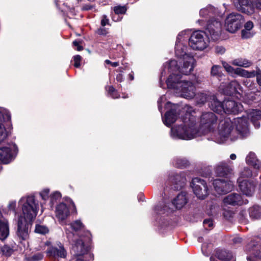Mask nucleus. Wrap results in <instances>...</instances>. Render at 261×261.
<instances>
[{"label": "nucleus", "instance_id": "2eb2a0df", "mask_svg": "<svg viewBox=\"0 0 261 261\" xmlns=\"http://www.w3.org/2000/svg\"><path fill=\"white\" fill-rule=\"evenodd\" d=\"M220 88L222 92L226 95L236 97H238V95H241L238 91L241 86L236 81H232L227 84L221 85Z\"/></svg>", "mask_w": 261, "mask_h": 261}, {"label": "nucleus", "instance_id": "09e8293b", "mask_svg": "<svg viewBox=\"0 0 261 261\" xmlns=\"http://www.w3.org/2000/svg\"><path fill=\"white\" fill-rule=\"evenodd\" d=\"M81 57L80 55H76L74 56L73 60L74 62V66L78 68L80 66V62L81 60Z\"/></svg>", "mask_w": 261, "mask_h": 261}, {"label": "nucleus", "instance_id": "c03bdc74", "mask_svg": "<svg viewBox=\"0 0 261 261\" xmlns=\"http://www.w3.org/2000/svg\"><path fill=\"white\" fill-rule=\"evenodd\" d=\"M251 6V7H252V13L254 12L255 9L261 10V0L252 1Z\"/></svg>", "mask_w": 261, "mask_h": 261}, {"label": "nucleus", "instance_id": "58836bf2", "mask_svg": "<svg viewBox=\"0 0 261 261\" xmlns=\"http://www.w3.org/2000/svg\"><path fill=\"white\" fill-rule=\"evenodd\" d=\"M108 94L113 98H118L120 97V94L117 90L113 86H108L106 87Z\"/></svg>", "mask_w": 261, "mask_h": 261}, {"label": "nucleus", "instance_id": "72a5a7b5", "mask_svg": "<svg viewBox=\"0 0 261 261\" xmlns=\"http://www.w3.org/2000/svg\"><path fill=\"white\" fill-rule=\"evenodd\" d=\"M232 64L237 66L247 68L252 65V62L246 59L238 58L232 61Z\"/></svg>", "mask_w": 261, "mask_h": 261}, {"label": "nucleus", "instance_id": "4468645a", "mask_svg": "<svg viewBox=\"0 0 261 261\" xmlns=\"http://www.w3.org/2000/svg\"><path fill=\"white\" fill-rule=\"evenodd\" d=\"M69 205L67 206L64 203H60L56 209V216L60 221H63L69 215V208L75 210V206L71 200H69Z\"/></svg>", "mask_w": 261, "mask_h": 261}, {"label": "nucleus", "instance_id": "9d476101", "mask_svg": "<svg viewBox=\"0 0 261 261\" xmlns=\"http://www.w3.org/2000/svg\"><path fill=\"white\" fill-rule=\"evenodd\" d=\"M11 120L9 112L0 108V144L4 142L11 134L10 130L6 128L5 123Z\"/></svg>", "mask_w": 261, "mask_h": 261}, {"label": "nucleus", "instance_id": "5fc2aeb1", "mask_svg": "<svg viewBox=\"0 0 261 261\" xmlns=\"http://www.w3.org/2000/svg\"><path fill=\"white\" fill-rule=\"evenodd\" d=\"M245 30L250 31L253 27V23L251 21H248L244 25Z\"/></svg>", "mask_w": 261, "mask_h": 261}, {"label": "nucleus", "instance_id": "2f4dec72", "mask_svg": "<svg viewBox=\"0 0 261 261\" xmlns=\"http://www.w3.org/2000/svg\"><path fill=\"white\" fill-rule=\"evenodd\" d=\"M246 162L255 169H260L261 162L256 158L255 153L250 152L246 158Z\"/></svg>", "mask_w": 261, "mask_h": 261}, {"label": "nucleus", "instance_id": "8fccbe9b", "mask_svg": "<svg viewBox=\"0 0 261 261\" xmlns=\"http://www.w3.org/2000/svg\"><path fill=\"white\" fill-rule=\"evenodd\" d=\"M249 31L243 30L241 32V37L243 39H247L251 37V33L249 32Z\"/></svg>", "mask_w": 261, "mask_h": 261}, {"label": "nucleus", "instance_id": "a19ab883", "mask_svg": "<svg viewBox=\"0 0 261 261\" xmlns=\"http://www.w3.org/2000/svg\"><path fill=\"white\" fill-rule=\"evenodd\" d=\"M35 231L38 233L45 234L48 232L49 229L46 226L38 224L36 225Z\"/></svg>", "mask_w": 261, "mask_h": 261}, {"label": "nucleus", "instance_id": "e2e57ef3", "mask_svg": "<svg viewBox=\"0 0 261 261\" xmlns=\"http://www.w3.org/2000/svg\"><path fill=\"white\" fill-rule=\"evenodd\" d=\"M242 242V238L241 237H235L232 239V242L233 244H240Z\"/></svg>", "mask_w": 261, "mask_h": 261}, {"label": "nucleus", "instance_id": "79ce46f5", "mask_svg": "<svg viewBox=\"0 0 261 261\" xmlns=\"http://www.w3.org/2000/svg\"><path fill=\"white\" fill-rule=\"evenodd\" d=\"M3 254L6 256H10L13 252V249L8 245H4L1 248Z\"/></svg>", "mask_w": 261, "mask_h": 261}, {"label": "nucleus", "instance_id": "393cba45", "mask_svg": "<svg viewBox=\"0 0 261 261\" xmlns=\"http://www.w3.org/2000/svg\"><path fill=\"white\" fill-rule=\"evenodd\" d=\"M236 7L239 11L248 15L252 14V8L251 7V0H237Z\"/></svg>", "mask_w": 261, "mask_h": 261}, {"label": "nucleus", "instance_id": "49530a36", "mask_svg": "<svg viewBox=\"0 0 261 261\" xmlns=\"http://www.w3.org/2000/svg\"><path fill=\"white\" fill-rule=\"evenodd\" d=\"M100 24L101 27H105L106 25L109 26H111V24L110 23L109 19L108 18L107 16L106 15H103L102 16L101 20L100 22Z\"/></svg>", "mask_w": 261, "mask_h": 261}, {"label": "nucleus", "instance_id": "69168bd1", "mask_svg": "<svg viewBox=\"0 0 261 261\" xmlns=\"http://www.w3.org/2000/svg\"><path fill=\"white\" fill-rule=\"evenodd\" d=\"M240 76L248 77L249 71L242 68Z\"/></svg>", "mask_w": 261, "mask_h": 261}, {"label": "nucleus", "instance_id": "20e7f679", "mask_svg": "<svg viewBox=\"0 0 261 261\" xmlns=\"http://www.w3.org/2000/svg\"><path fill=\"white\" fill-rule=\"evenodd\" d=\"M186 177L184 173H172L170 174L165 182L164 192L169 188L174 191H179L184 188L186 184Z\"/></svg>", "mask_w": 261, "mask_h": 261}, {"label": "nucleus", "instance_id": "603ef678", "mask_svg": "<svg viewBox=\"0 0 261 261\" xmlns=\"http://www.w3.org/2000/svg\"><path fill=\"white\" fill-rule=\"evenodd\" d=\"M49 190L44 189L40 193V195L42 198L44 200H46L48 198Z\"/></svg>", "mask_w": 261, "mask_h": 261}, {"label": "nucleus", "instance_id": "5701e85b", "mask_svg": "<svg viewBox=\"0 0 261 261\" xmlns=\"http://www.w3.org/2000/svg\"><path fill=\"white\" fill-rule=\"evenodd\" d=\"M225 203L233 206L241 205L244 204V200L241 194L238 193H231L227 195L223 200Z\"/></svg>", "mask_w": 261, "mask_h": 261}, {"label": "nucleus", "instance_id": "de8ad7c7", "mask_svg": "<svg viewBox=\"0 0 261 261\" xmlns=\"http://www.w3.org/2000/svg\"><path fill=\"white\" fill-rule=\"evenodd\" d=\"M222 64L225 70L228 73L232 74V71H234V68L226 62H223Z\"/></svg>", "mask_w": 261, "mask_h": 261}, {"label": "nucleus", "instance_id": "ea45409f", "mask_svg": "<svg viewBox=\"0 0 261 261\" xmlns=\"http://www.w3.org/2000/svg\"><path fill=\"white\" fill-rule=\"evenodd\" d=\"M208 99V95L204 93H199L196 95L197 102L198 104H204Z\"/></svg>", "mask_w": 261, "mask_h": 261}, {"label": "nucleus", "instance_id": "4c0bfd02", "mask_svg": "<svg viewBox=\"0 0 261 261\" xmlns=\"http://www.w3.org/2000/svg\"><path fill=\"white\" fill-rule=\"evenodd\" d=\"M127 10V7L126 5H118L113 7V11L116 15L125 14Z\"/></svg>", "mask_w": 261, "mask_h": 261}, {"label": "nucleus", "instance_id": "4d7b16f0", "mask_svg": "<svg viewBox=\"0 0 261 261\" xmlns=\"http://www.w3.org/2000/svg\"><path fill=\"white\" fill-rule=\"evenodd\" d=\"M73 44L74 46H76V50L77 51H81L83 49V46L81 45V42L78 41H74L73 42Z\"/></svg>", "mask_w": 261, "mask_h": 261}, {"label": "nucleus", "instance_id": "c756f323", "mask_svg": "<svg viewBox=\"0 0 261 261\" xmlns=\"http://www.w3.org/2000/svg\"><path fill=\"white\" fill-rule=\"evenodd\" d=\"M208 105L211 109L217 113L219 114L222 112H224V101L222 102L215 97L209 102Z\"/></svg>", "mask_w": 261, "mask_h": 261}, {"label": "nucleus", "instance_id": "a18cd8bd", "mask_svg": "<svg viewBox=\"0 0 261 261\" xmlns=\"http://www.w3.org/2000/svg\"><path fill=\"white\" fill-rule=\"evenodd\" d=\"M121 65L122 66L119 67L117 71L119 72H123L124 71L129 70L130 69L129 63L124 62V60L122 61Z\"/></svg>", "mask_w": 261, "mask_h": 261}, {"label": "nucleus", "instance_id": "338daca9", "mask_svg": "<svg viewBox=\"0 0 261 261\" xmlns=\"http://www.w3.org/2000/svg\"><path fill=\"white\" fill-rule=\"evenodd\" d=\"M257 73H258V70L257 71H255L254 70H253L250 72L249 71L248 77H253L256 76L257 75Z\"/></svg>", "mask_w": 261, "mask_h": 261}, {"label": "nucleus", "instance_id": "774afa93", "mask_svg": "<svg viewBox=\"0 0 261 261\" xmlns=\"http://www.w3.org/2000/svg\"><path fill=\"white\" fill-rule=\"evenodd\" d=\"M257 257H254L253 255L249 254L247 257V259L248 261H256V258Z\"/></svg>", "mask_w": 261, "mask_h": 261}, {"label": "nucleus", "instance_id": "f704fd0d", "mask_svg": "<svg viewBox=\"0 0 261 261\" xmlns=\"http://www.w3.org/2000/svg\"><path fill=\"white\" fill-rule=\"evenodd\" d=\"M211 74L213 76L217 77L220 81V78L223 76L222 67L220 65H213L211 68Z\"/></svg>", "mask_w": 261, "mask_h": 261}, {"label": "nucleus", "instance_id": "7c9ffc66", "mask_svg": "<svg viewBox=\"0 0 261 261\" xmlns=\"http://www.w3.org/2000/svg\"><path fill=\"white\" fill-rule=\"evenodd\" d=\"M250 120L256 128L260 126L259 120L261 119V111L259 110H252L249 114Z\"/></svg>", "mask_w": 261, "mask_h": 261}, {"label": "nucleus", "instance_id": "cd10ccee", "mask_svg": "<svg viewBox=\"0 0 261 261\" xmlns=\"http://www.w3.org/2000/svg\"><path fill=\"white\" fill-rule=\"evenodd\" d=\"M215 256L222 261H230L233 255L232 252L225 249L217 248L215 251Z\"/></svg>", "mask_w": 261, "mask_h": 261}, {"label": "nucleus", "instance_id": "0e129e2a", "mask_svg": "<svg viewBox=\"0 0 261 261\" xmlns=\"http://www.w3.org/2000/svg\"><path fill=\"white\" fill-rule=\"evenodd\" d=\"M122 73H123V72H120L119 74H118L116 75V80H117V82H122V81H123V77Z\"/></svg>", "mask_w": 261, "mask_h": 261}, {"label": "nucleus", "instance_id": "6e6552de", "mask_svg": "<svg viewBox=\"0 0 261 261\" xmlns=\"http://www.w3.org/2000/svg\"><path fill=\"white\" fill-rule=\"evenodd\" d=\"M244 22V19L241 14L232 13L226 18L225 25L226 30L230 33H234L240 29Z\"/></svg>", "mask_w": 261, "mask_h": 261}, {"label": "nucleus", "instance_id": "473e14b6", "mask_svg": "<svg viewBox=\"0 0 261 261\" xmlns=\"http://www.w3.org/2000/svg\"><path fill=\"white\" fill-rule=\"evenodd\" d=\"M250 217L252 219L261 218V206L254 205L249 209Z\"/></svg>", "mask_w": 261, "mask_h": 261}, {"label": "nucleus", "instance_id": "f8f14e48", "mask_svg": "<svg viewBox=\"0 0 261 261\" xmlns=\"http://www.w3.org/2000/svg\"><path fill=\"white\" fill-rule=\"evenodd\" d=\"M47 256L54 259L65 258L67 256V251L64 245L59 243L54 246H50L46 250Z\"/></svg>", "mask_w": 261, "mask_h": 261}, {"label": "nucleus", "instance_id": "f3484780", "mask_svg": "<svg viewBox=\"0 0 261 261\" xmlns=\"http://www.w3.org/2000/svg\"><path fill=\"white\" fill-rule=\"evenodd\" d=\"M182 97L191 99L195 95V87L193 84L189 81H184L178 89Z\"/></svg>", "mask_w": 261, "mask_h": 261}, {"label": "nucleus", "instance_id": "e433bc0d", "mask_svg": "<svg viewBox=\"0 0 261 261\" xmlns=\"http://www.w3.org/2000/svg\"><path fill=\"white\" fill-rule=\"evenodd\" d=\"M189 164V161L184 159H177L174 163L175 167L180 169L186 168Z\"/></svg>", "mask_w": 261, "mask_h": 261}, {"label": "nucleus", "instance_id": "aec40b11", "mask_svg": "<svg viewBox=\"0 0 261 261\" xmlns=\"http://www.w3.org/2000/svg\"><path fill=\"white\" fill-rule=\"evenodd\" d=\"M239 187L243 194L251 196L255 191L256 185L252 181L244 179L239 181Z\"/></svg>", "mask_w": 261, "mask_h": 261}, {"label": "nucleus", "instance_id": "6e6d98bb", "mask_svg": "<svg viewBox=\"0 0 261 261\" xmlns=\"http://www.w3.org/2000/svg\"><path fill=\"white\" fill-rule=\"evenodd\" d=\"M61 196V195L60 192H54L51 196V202H53L54 200H56L57 199H58L60 198Z\"/></svg>", "mask_w": 261, "mask_h": 261}, {"label": "nucleus", "instance_id": "0eeeda50", "mask_svg": "<svg viewBox=\"0 0 261 261\" xmlns=\"http://www.w3.org/2000/svg\"><path fill=\"white\" fill-rule=\"evenodd\" d=\"M194 193L199 199H204L208 195V188L206 181L199 177H194L190 182Z\"/></svg>", "mask_w": 261, "mask_h": 261}, {"label": "nucleus", "instance_id": "6ab92c4d", "mask_svg": "<svg viewBox=\"0 0 261 261\" xmlns=\"http://www.w3.org/2000/svg\"><path fill=\"white\" fill-rule=\"evenodd\" d=\"M224 112L227 114H238L243 110V106L240 103L231 100L224 101Z\"/></svg>", "mask_w": 261, "mask_h": 261}, {"label": "nucleus", "instance_id": "c85d7f7f", "mask_svg": "<svg viewBox=\"0 0 261 261\" xmlns=\"http://www.w3.org/2000/svg\"><path fill=\"white\" fill-rule=\"evenodd\" d=\"M188 202V199L186 194L185 193L181 192L178 194L176 197L174 198L172 203L176 209H181Z\"/></svg>", "mask_w": 261, "mask_h": 261}, {"label": "nucleus", "instance_id": "9b49d317", "mask_svg": "<svg viewBox=\"0 0 261 261\" xmlns=\"http://www.w3.org/2000/svg\"><path fill=\"white\" fill-rule=\"evenodd\" d=\"M17 151L15 144H9L0 148V161L4 164L10 163L14 158Z\"/></svg>", "mask_w": 261, "mask_h": 261}, {"label": "nucleus", "instance_id": "680f3d73", "mask_svg": "<svg viewBox=\"0 0 261 261\" xmlns=\"http://www.w3.org/2000/svg\"><path fill=\"white\" fill-rule=\"evenodd\" d=\"M112 19L114 21H119L122 20V17H120L119 15H116L115 14H112Z\"/></svg>", "mask_w": 261, "mask_h": 261}, {"label": "nucleus", "instance_id": "052dcab7", "mask_svg": "<svg viewBox=\"0 0 261 261\" xmlns=\"http://www.w3.org/2000/svg\"><path fill=\"white\" fill-rule=\"evenodd\" d=\"M256 82L257 84L261 86V70L260 69L258 70V73L256 76Z\"/></svg>", "mask_w": 261, "mask_h": 261}, {"label": "nucleus", "instance_id": "412c9836", "mask_svg": "<svg viewBox=\"0 0 261 261\" xmlns=\"http://www.w3.org/2000/svg\"><path fill=\"white\" fill-rule=\"evenodd\" d=\"M179 115L177 110L172 108L165 113L163 121L166 126L170 127L177 120Z\"/></svg>", "mask_w": 261, "mask_h": 261}, {"label": "nucleus", "instance_id": "1a4fd4ad", "mask_svg": "<svg viewBox=\"0 0 261 261\" xmlns=\"http://www.w3.org/2000/svg\"><path fill=\"white\" fill-rule=\"evenodd\" d=\"M69 228H66V233L69 239H71L72 233L69 232V229L71 228L80 238L86 237L85 240H89L91 238L90 232L85 229L83 224L80 220H76L68 225Z\"/></svg>", "mask_w": 261, "mask_h": 261}, {"label": "nucleus", "instance_id": "dca6fc26", "mask_svg": "<svg viewBox=\"0 0 261 261\" xmlns=\"http://www.w3.org/2000/svg\"><path fill=\"white\" fill-rule=\"evenodd\" d=\"M232 168L228 163L222 162L215 168V172L218 177L229 178L232 174Z\"/></svg>", "mask_w": 261, "mask_h": 261}, {"label": "nucleus", "instance_id": "423d86ee", "mask_svg": "<svg viewBox=\"0 0 261 261\" xmlns=\"http://www.w3.org/2000/svg\"><path fill=\"white\" fill-rule=\"evenodd\" d=\"M173 135L182 140H190L196 137L197 130L193 126H187L180 124L172 129Z\"/></svg>", "mask_w": 261, "mask_h": 261}, {"label": "nucleus", "instance_id": "39448f33", "mask_svg": "<svg viewBox=\"0 0 261 261\" xmlns=\"http://www.w3.org/2000/svg\"><path fill=\"white\" fill-rule=\"evenodd\" d=\"M218 118L211 112H203L200 118V128L204 133L213 132L217 126Z\"/></svg>", "mask_w": 261, "mask_h": 261}, {"label": "nucleus", "instance_id": "bf43d9fd", "mask_svg": "<svg viewBox=\"0 0 261 261\" xmlns=\"http://www.w3.org/2000/svg\"><path fill=\"white\" fill-rule=\"evenodd\" d=\"M109 28H99V35H106L108 33Z\"/></svg>", "mask_w": 261, "mask_h": 261}, {"label": "nucleus", "instance_id": "a878e982", "mask_svg": "<svg viewBox=\"0 0 261 261\" xmlns=\"http://www.w3.org/2000/svg\"><path fill=\"white\" fill-rule=\"evenodd\" d=\"M238 134L242 137H246L249 133L248 122L244 119H239L237 120L236 127Z\"/></svg>", "mask_w": 261, "mask_h": 261}, {"label": "nucleus", "instance_id": "7ed1b4c3", "mask_svg": "<svg viewBox=\"0 0 261 261\" xmlns=\"http://www.w3.org/2000/svg\"><path fill=\"white\" fill-rule=\"evenodd\" d=\"M176 55L182 58L184 60L183 65L181 67H177V62L175 60H171L169 62V68L171 69L172 66H175L178 70V73L171 74L166 81L168 88L173 89H178L180 85L183 81H181V75H189L193 70L194 68V62L195 61L193 56L187 54L186 52L179 55H178L177 50H175Z\"/></svg>", "mask_w": 261, "mask_h": 261}, {"label": "nucleus", "instance_id": "3c124183", "mask_svg": "<svg viewBox=\"0 0 261 261\" xmlns=\"http://www.w3.org/2000/svg\"><path fill=\"white\" fill-rule=\"evenodd\" d=\"M225 48L222 46H217L215 47V51L217 54L222 55L225 53Z\"/></svg>", "mask_w": 261, "mask_h": 261}, {"label": "nucleus", "instance_id": "ddd939ff", "mask_svg": "<svg viewBox=\"0 0 261 261\" xmlns=\"http://www.w3.org/2000/svg\"><path fill=\"white\" fill-rule=\"evenodd\" d=\"M213 184L215 191L220 195L226 194L233 189L231 182L224 179H216L213 181Z\"/></svg>", "mask_w": 261, "mask_h": 261}, {"label": "nucleus", "instance_id": "bb28decb", "mask_svg": "<svg viewBox=\"0 0 261 261\" xmlns=\"http://www.w3.org/2000/svg\"><path fill=\"white\" fill-rule=\"evenodd\" d=\"M9 234V229L8 220L5 219L0 211V240L6 239Z\"/></svg>", "mask_w": 261, "mask_h": 261}, {"label": "nucleus", "instance_id": "37998d69", "mask_svg": "<svg viewBox=\"0 0 261 261\" xmlns=\"http://www.w3.org/2000/svg\"><path fill=\"white\" fill-rule=\"evenodd\" d=\"M43 254L41 252L34 254L28 258L29 261H39L42 259Z\"/></svg>", "mask_w": 261, "mask_h": 261}, {"label": "nucleus", "instance_id": "b1692460", "mask_svg": "<svg viewBox=\"0 0 261 261\" xmlns=\"http://www.w3.org/2000/svg\"><path fill=\"white\" fill-rule=\"evenodd\" d=\"M233 129L232 122L229 118H225L220 130V135L223 138H228Z\"/></svg>", "mask_w": 261, "mask_h": 261}, {"label": "nucleus", "instance_id": "13d9d810", "mask_svg": "<svg viewBox=\"0 0 261 261\" xmlns=\"http://www.w3.org/2000/svg\"><path fill=\"white\" fill-rule=\"evenodd\" d=\"M243 175L247 177H251L252 175V171L250 169L248 168H245Z\"/></svg>", "mask_w": 261, "mask_h": 261}, {"label": "nucleus", "instance_id": "864d4df0", "mask_svg": "<svg viewBox=\"0 0 261 261\" xmlns=\"http://www.w3.org/2000/svg\"><path fill=\"white\" fill-rule=\"evenodd\" d=\"M203 224L205 227L207 226L208 227H211L213 225V222L212 219H207L203 221Z\"/></svg>", "mask_w": 261, "mask_h": 261}, {"label": "nucleus", "instance_id": "f257e3e1", "mask_svg": "<svg viewBox=\"0 0 261 261\" xmlns=\"http://www.w3.org/2000/svg\"><path fill=\"white\" fill-rule=\"evenodd\" d=\"M21 207L22 215L17 221L16 234L19 239L25 240L29 237V226L30 223L36 217L39 204L33 195L22 197L19 201Z\"/></svg>", "mask_w": 261, "mask_h": 261}, {"label": "nucleus", "instance_id": "c9c22d12", "mask_svg": "<svg viewBox=\"0 0 261 261\" xmlns=\"http://www.w3.org/2000/svg\"><path fill=\"white\" fill-rule=\"evenodd\" d=\"M155 211L159 214H165L166 213L171 212L170 207L163 203H159L156 205Z\"/></svg>", "mask_w": 261, "mask_h": 261}, {"label": "nucleus", "instance_id": "4be33fe9", "mask_svg": "<svg viewBox=\"0 0 261 261\" xmlns=\"http://www.w3.org/2000/svg\"><path fill=\"white\" fill-rule=\"evenodd\" d=\"M260 243L259 241L252 240L246 246V250L248 254L252 255L254 257L260 256Z\"/></svg>", "mask_w": 261, "mask_h": 261}, {"label": "nucleus", "instance_id": "a211bd4d", "mask_svg": "<svg viewBox=\"0 0 261 261\" xmlns=\"http://www.w3.org/2000/svg\"><path fill=\"white\" fill-rule=\"evenodd\" d=\"M85 239V237L80 238V239L76 240L73 244L72 251L75 257H83L82 255L88 251V247L85 244L84 241H89L90 239L88 240Z\"/></svg>", "mask_w": 261, "mask_h": 261}, {"label": "nucleus", "instance_id": "f03ea898", "mask_svg": "<svg viewBox=\"0 0 261 261\" xmlns=\"http://www.w3.org/2000/svg\"><path fill=\"white\" fill-rule=\"evenodd\" d=\"M222 30V23L218 18H212L207 24L204 31L194 32L189 39V45L194 50H202L207 46L204 40V34L208 42L216 41L219 39Z\"/></svg>", "mask_w": 261, "mask_h": 261}]
</instances>
